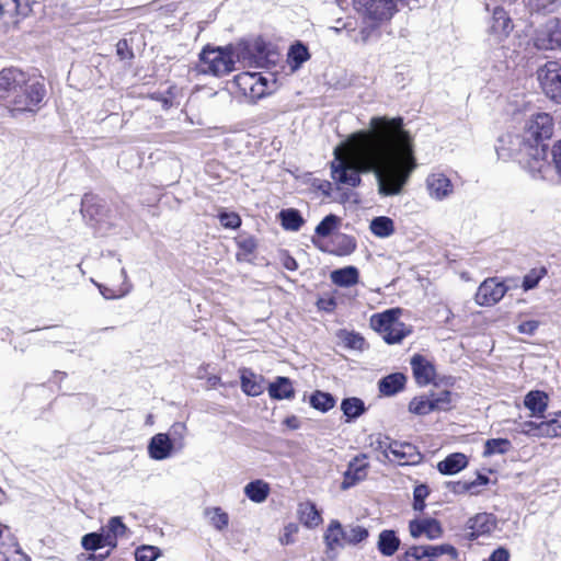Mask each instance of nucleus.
I'll return each instance as SVG.
<instances>
[{
    "mask_svg": "<svg viewBox=\"0 0 561 561\" xmlns=\"http://www.w3.org/2000/svg\"><path fill=\"white\" fill-rule=\"evenodd\" d=\"M369 127L335 147L332 180L339 186L357 187L362 173H374L380 195H398L416 165L411 137L401 117L374 116Z\"/></svg>",
    "mask_w": 561,
    "mask_h": 561,
    "instance_id": "nucleus-1",
    "label": "nucleus"
},
{
    "mask_svg": "<svg viewBox=\"0 0 561 561\" xmlns=\"http://www.w3.org/2000/svg\"><path fill=\"white\" fill-rule=\"evenodd\" d=\"M553 119L548 113L531 115L525 123L524 140L525 154L519 164L529 172L533 178H546L551 170L548 161V145L545 142L553 134Z\"/></svg>",
    "mask_w": 561,
    "mask_h": 561,
    "instance_id": "nucleus-2",
    "label": "nucleus"
},
{
    "mask_svg": "<svg viewBox=\"0 0 561 561\" xmlns=\"http://www.w3.org/2000/svg\"><path fill=\"white\" fill-rule=\"evenodd\" d=\"M263 59L262 43H240L228 49H204L199 57L198 67L203 73L220 77L231 72L234 69L236 61L249 66H261Z\"/></svg>",
    "mask_w": 561,
    "mask_h": 561,
    "instance_id": "nucleus-3",
    "label": "nucleus"
},
{
    "mask_svg": "<svg viewBox=\"0 0 561 561\" xmlns=\"http://www.w3.org/2000/svg\"><path fill=\"white\" fill-rule=\"evenodd\" d=\"M355 11L367 22L379 26L398 11L394 0H353Z\"/></svg>",
    "mask_w": 561,
    "mask_h": 561,
    "instance_id": "nucleus-4",
    "label": "nucleus"
},
{
    "mask_svg": "<svg viewBox=\"0 0 561 561\" xmlns=\"http://www.w3.org/2000/svg\"><path fill=\"white\" fill-rule=\"evenodd\" d=\"M46 90L43 83L38 81H30L26 77L20 91L11 101L8 108L14 112H36L45 98Z\"/></svg>",
    "mask_w": 561,
    "mask_h": 561,
    "instance_id": "nucleus-5",
    "label": "nucleus"
},
{
    "mask_svg": "<svg viewBox=\"0 0 561 561\" xmlns=\"http://www.w3.org/2000/svg\"><path fill=\"white\" fill-rule=\"evenodd\" d=\"M233 84L251 102H255L272 92L274 82L257 72H242L234 77Z\"/></svg>",
    "mask_w": 561,
    "mask_h": 561,
    "instance_id": "nucleus-6",
    "label": "nucleus"
},
{
    "mask_svg": "<svg viewBox=\"0 0 561 561\" xmlns=\"http://www.w3.org/2000/svg\"><path fill=\"white\" fill-rule=\"evenodd\" d=\"M537 78L543 93L557 103H561V67L549 61L538 69Z\"/></svg>",
    "mask_w": 561,
    "mask_h": 561,
    "instance_id": "nucleus-7",
    "label": "nucleus"
},
{
    "mask_svg": "<svg viewBox=\"0 0 561 561\" xmlns=\"http://www.w3.org/2000/svg\"><path fill=\"white\" fill-rule=\"evenodd\" d=\"M26 80V73L16 68H5L0 71V100L8 107L22 84Z\"/></svg>",
    "mask_w": 561,
    "mask_h": 561,
    "instance_id": "nucleus-8",
    "label": "nucleus"
},
{
    "mask_svg": "<svg viewBox=\"0 0 561 561\" xmlns=\"http://www.w3.org/2000/svg\"><path fill=\"white\" fill-rule=\"evenodd\" d=\"M428 196L437 202L449 198L454 194L451 180L443 172H432L425 180Z\"/></svg>",
    "mask_w": 561,
    "mask_h": 561,
    "instance_id": "nucleus-9",
    "label": "nucleus"
},
{
    "mask_svg": "<svg viewBox=\"0 0 561 561\" xmlns=\"http://www.w3.org/2000/svg\"><path fill=\"white\" fill-rule=\"evenodd\" d=\"M535 45L538 49H560L561 50V20H549L535 38Z\"/></svg>",
    "mask_w": 561,
    "mask_h": 561,
    "instance_id": "nucleus-10",
    "label": "nucleus"
},
{
    "mask_svg": "<svg viewBox=\"0 0 561 561\" xmlns=\"http://www.w3.org/2000/svg\"><path fill=\"white\" fill-rule=\"evenodd\" d=\"M507 286L495 278H488L479 286L476 302L480 306H493L506 294Z\"/></svg>",
    "mask_w": 561,
    "mask_h": 561,
    "instance_id": "nucleus-11",
    "label": "nucleus"
},
{
    "mask_svg": "<svg viewBox=\"0 0 561 561\" xmlns=\"http://www.w3.org/2000/svg\"><path fill=\"white\" fill-rule=\"evenodd\" d=\"M101 530L105 536V543L108 545L110 549H114L117 545V538L126 534L127 527L121 517L115 516L110 518L107 525L102 527ZM110 552L111 550H107L104 554H90L88 561H102L110 556Z\"/></svg>",
    "mask_w": 561,
    "mask_h": 561,
    "instance_id": "nucleus-12",
    "label": "nucleus"
},
{
    "mask_svg": "<svg viewBox=\"0 0 561 561\" xmlns=\"http://www.w3.org/2000/svg\"><path fill=\"white\" fill-rule=\"evenodd\" d=\"M497 157L502 160L517 158L519 161L525 154L524 140L519 135L505 134L497 139L495 147Z\"/></svg>",
    "mask_w": 561,
    "mask_h": 561,
    "instance_id": "nucleus-13",
    "label": "nucleus"
},
{
    "mask_svg": "<svg viewBox=\"0 0 561 561\" xmlns=\"http://www.w3.org/2000/svg\"><path fill=\"white\" fill-rule=\"evenodd\" d=\"M512 30L513 23L507 12L501 7L494 8L488 30L489 33L500 41L506 37Z\"/></svg>",
    "mask_w": 561,
    "mask_h": 561,
    "instance_id": "nucleus-14",
    "label": "nucleus"
},
{
    "mask_svg": "<svg viewBox=\"0 0 561 561\" xmlns=\"http://www.w3.org/2000/svg\"><path fill=\"white\" fill-rule=\"evenodd\" d=\"M409 530L413 538L425 536L436 539L442 535L440 524L434 518L413 519L409 524Z\"/></svg>",
    "mask_w": 561,
    "mask_h": 561,
    "instance_id": "nucleus-15",
    "label": "nucleus"
},
{
    "mask_svg": "<svg viewBox=\"0 0 561 561\" xmlns=\"http://www.w3.org/2000/svg\"><path fill=\"white\" fill-rule=\"evenodd\" d=\"M365 460L366 455H362L355 457L348 463V468L344 473V480L342 482L343 489H348L366 478L368 463Z\"/></svg>",
    "mask_w": 561,
    "mask_h": 561,
    "instance_id": "nucleus-16",
    "label": "nucleus"
},
{
    "mask_svg": "<svg viewBox=\"0 0 561 561\" xmlns=\"http://www.w3.org/2000/svg\"><path fill=\"white\" fill-rule=\"evenodd\" d=\"M411 367L417 385L426 386L434 380L435 367L422 355H414L411 358Z\"/></svg>",
    "mask_w": 561,
    "mask_h": 561,
    "instance_id": "nucleus-17",
    "label": "nucleus"
},
{
    "mask_svg": "<svg viewBox=\"0 0 561 561\" xmlns=\"http://www.w3.org/2000/svg\"><path fill=\"white\" fill-rule=\"evenodd\" d=\"M173 444L168 434L159 433L151 437L148 445L149 456L154 460H163L172 455Z\"/></svg>",
    "mask_w": 561,
    "mask_h": 561,
    "instance_id": "nucleus-18",
    "label": "nucleus"
},
{
    "mask_svg": "<svg viewBox=\"0 0 561 561\" xmlns=\"http://www.w3.org/2000/svg\"><path fill=\"white\" fill-rule=\"evenodd\" d=\"M390 455L393 456L390 461H397L399 465L415 463L421 459L420 453L409 443L393 442Z\"/></svg>",
    "mask_w": 561,
    "mask_h": 561,
    "instance_id": "nucleus-19",
    "label": "nucleus"
},
{
    "mask_svg": "<svg viewBox=\"0 0 561 561\" xmlns=\"http://www.w3.org/2000/svg\"><path fill=\"white\" fill-rule=\"evenodd\" d=\"M495 527V522L491 514L480 513L468 522L470 540L477 539L479 536L491 533Z\"/></svg>",
    "mask_w": 561,
    "mask_h": 561,
    "instance_id": "nucleus-20",
    "label": "nucleus"
},
{
    "mask_svg": "<svg viewBox=\"0 0 561 561\" xmlns=\"http://www.w3.org/2000/svg\"><path fill=\"white\" fill-rule=\"evenodd\" d=\"M240 379L241 389L245 394L256 397L263 392V377L256 375L250 368H242L240 370Z\"/></svg>",
    "mask_w": 561,
    "mask_h": 561,
    "instance_id": "nucleus-21",
    "label": "nucleus"
},
{
    "mask_svg": "<svg viewBox=\"0 0 561 561\" xmlns=\"http://www.w3.org/2000/svg\"><path fill=\"white\" fill-rule=\"evenodd\" d=\"M548 396L542 391H530L526 394L524 404L530 410L531 416L542 417L548 408Z\"/></svg>",
    "mask_w": 561,
    "mask_h": 561,
    "instance_id": "nucleus-22",
    "label": "nucleus"
},
{
    "mask_svg": "<svg viewBox=\"0 0 561 561\" xmlns=\"http://www.w3.org/2000/svg\"><path fill=\"white\" fill-rule=\"evenodd\" d=\"M332 283L340 287H351L359 282V273L355 266H345L331 272Z\"/></svg>",
    "mask_w": 561,
    "mask_h": 561,
    "instance_id": "nucleus-23",
    "label": "nucleus"
},
{
    "mask_svg": "<svg viewBox=\"0 0 561 561\" xmlns=\"http://www.w3.org/2000/svg\"><path fill=\"white\" fill-rule=\"evenodd\" d=\"M468 465L467 457L463 454L455 453L439 461L437 469L443 474H456Z\"/></svg>",
    "mask_w": 561,
    "mask_h": 561,
    "instance_id": "nucleus-24",
    "label": "nucleus"
},
{
    "mask_svg": "<svg viewBox=\"0 0 561 561\" xmlns=\"http://www.w3.org/2000/svg\"><path fill=\"white\" fill-rule=\"evenodd\" d=\"M324 540L330 550L343 548L346 545L345 530L339 520H332L325 531Z\"/></svg>",
    "mask_w": 561,
    "mask_h": 561,
    "instance_id": "nucleus-25",
    "label": "nucleus"
},
{
    "mask_svg": "<svg viewBox=\"0 0 561 561\" xmlns=\"http://www.w3.org/2000/svg\"><path fill=\"white\" fill-rule=\"evenodd\" d=\"M399 313H400V311L398 309H390L382 313L374 314L370 318V325L375 331L379 332L383 337L385 334L392 327V323H394V321L397 320Z\"/></svg>",
    "mask_w": 561,
    "mask_h": 561,
    "instance_id": "nucleus-26",
    "label": "nucleus"
},
{
    "mask_svg": "<svg viewBox=\"0 0 561 561\" xmlns=\"http://www.w3.org/2000/svg\"><path fill=\"white\" fill-rule=\"evenodd\" d=\"M400 547V539L396 533L390 529H385L379 534L377 548L385 557L393 556Z\"/></svg>",
    "mask_w": 561,
    "mask_h": 561,
    "instance_id": "nucleus-27",
    "label": "nucleus"
},
{
    "mask_svg": "<svg viewBox=\"0 0 561 561\" xmlns=\"http://www.w3.org/2000/svg\"><path fill=\"white\" fill-rule=\"evenodd\" d=\"M407 377L401 373L390 374L379 381V391L385 396H393L404 388Z\"/></svg>",
    "mask_w": 561,
    "mask_h": 561,
    "instance_id": "nucleus-28",
    "label": "nucleus"
},
{
    "mask_svg": "<svg viewBox=\"0 0 561 561\" xmlns=\"http://www.w3.org/2000/svg\"><path fill=\"white\" fill-rule=\"evenodd\" d=\"M268 394L277 400L290 399L295 396V390L289 378L277 377L274 382L270 383Z\"/></svg>",
    "mask_w": 561,
    "mask_h": 561,
    "instance_id": "nucleus-29",
    "label": "nucleus"
},
{
    "mask_svg": "<svg viewBox=\"0 0 561 561\" xmlns=\"http://www.w3.org/2000/svg\"><path fill=\"white\" fill-rule=\"evenodd\" d=\"M36 0H0V14L27 15Z\"/></svg>",
    "mask_w": 561,
    "mask_h": 561,
    "instance_id": "nucleus-30",
    "label": "nucleus"
},
{
    "mask_svg": "<svg viewBox=\"0 0 561 561\" xmlns=\"http://www.w3.org/2000/svg\"><path fill=\"white\" fill-rule=\"evenodd\" d=\"M394 440H391L388 436L382 434H375L369 436V446L374 451H378L380 456L377 459L380 462L391 460L390 450Z\"/></svg>",
    "mask_w": 561,
    "mask_h": 561,
    "instance_id": "nucleus-31",
    "label": "nucleus"
},
{
    "mask_svg": "<svg viewBox=\"0 0 561 561\" xmlns=\"http://www.w3.org/2000/svg\"><path fill=\"white\" fill-rule=\"evenodd\" d=\"M244 494L254 503H263L270 494V485L263 480H254L244 486Z\"/></svg>",
    "mask_w": 561,
    "mask_h": 561,
    "instance_id": "nucleus-32",
    "label": "nucleus"
},
{
    "mask_svg": "<svg viewBox=\"0 0 561 561\" xmlns=\"http://www.w3.org/2000/svg\"><path fill=\"white\" fill-rule=\"evenodd\" d=\"M341 410L346 417V421H353L365 413L366 408L364 401L359 398H346L341 403Z\"/></svg>",
    "mask_w": 561,
    "mask_h": 561,
    "instance_id": "nucleus-33",
    "label": "nucleus"
},
{
    "mask_svg": "<svg viewBox=\"0 0 561 561\" xmlns=\"http://www.w3.org/2000/svg\"><path fill=\"white\" fill-rule=\"evenodd\" d=\"M370 231L378 238H388L394 232L393 220L386 216L376 217L370 221Z\"/></svg>",
    "mask_w": 561,
    "mask_h": 561,
    "instance_id": "nucleus-34",
    "label": "nucleus"
},
{
    "mask_svg": "<svg viewBox=\"0 0 561 561\" xmlns=\"http://www.w3.org/2000/svg\"><path fill=\"white\" fill-rule=\"evenodd\" d=\"M513 448L512 443L506 438H491L484 443V457L493 455H505Z\"/></svg>",
    "mask_w": 561,
    "mask_h": 561,
    "instance_id": "nucleus-35",
    "label": "nucleus"
},
{
    "mask_svg": "<svg viewBox=\"0 0 561 561\" xmlns=\"http://www.w3.org/2000/svg\"><path fill=\"white\" fill-rule=\"evenodd\" d=\"M279 218L283 228L290 231H298L305 222L300 213L294 208L283 209L279 213Z\"/></svg>",
    "mask_w": 561,
    "mask_h": 561,
    "instance_id": "nucleus-36",
    "label": "nucleus"
},
{
    "mask_svg": "<svg viewBox=\"0 0 561 561\" xmlns=\"http://www.w3.org/2000/svg\"><path fill=\"white\" fill-rule=\"evenodd\" d=\"M300 520L309 528L316 527L321 522V515L313 503L307 502L299 506Z\"/></svg>",
    "mask_w": 561,
    "mask_h": 561,
    "instance_id": "nucleus-37",
    "label": "nucleus"
},
{
    "mask_svg": "<svg viewBox=\"0 0 561 561\" xmlns=\"http://www.w3.org/2000/svg\"><path fill=\"white\" fill-rule=\"evenodd\" d=\"M121 277L123 278V283L121 286H118L116 289H108L106 287H103L102 285H98L100 288L101 294L106 299H115L126 296L130 289L131 285L128 283V276L127 272L124 267L119 270Z\"/></svg>",
    "mask_w": 561,
    "mask_h": 561,
    "instance_id": "nucleus-38",
    "label": "nucleus"
},
{
    "mask_svg": "<svg viewBox=\"0 0 561 561\" xmlns=\"http://www.w3.org/2000/svg\"><path fill=\"white\" fill-rule=\"evenodd\" d=\"M204 514L209 519L210 525L219 531H222L229 525V516L220 507H207Z\"/></svg>",
    "mask_w": 561,
    "mask_h": 561,
    "instance_id": "nucleus-39",
    "label": "nucleus"
},
{
    "mask_svg": "<svg viewBox=\"0 0 561 561\" xmlns=\"http://www.w3.org/2000/svg\"><path fill=\"white\" fill-rule=\"evenodd\" d=\"M542 437L553 438L561 436V412L554 413L552 417L541 421Z\"/></svg>",
    "mask_w": 561,
    "mask_h": 561,
    "instance_id": "nucleus-40",
    "label": "nucleus"
},
{
    "mask_svg": "<svg viewBox=\"0 0 561 561\" xmlns=\"http://www.w3.org/2000/svg\"><path fill=\"white\" fill-rule=\"evenodd\" d=\"M411 333L410 328H408L403 322H401L398 318L392 323L390 330L385 334L383 340L388 344L400 343L407 335Z\"/></svg>",
    "mask_w": 561,
    "mask_h": 561,
    "instance_id": "nucleus-41",
    "label": "nucleus"
},
{
    "mask_svg": "<svg viewBox=\"0 0 561 561\" xmlns=\"http://www.w3.org/2000/svg\"><path fill=\"white\" fill-rule=\"evenodd\" d=\"M310 404L313 409L319 410L321 412H327L331 410L335 405V399L332 394L328 392H322L317 390L310 397Z\"/></svg>",
    "mask_w": 561,
    "mask_h": 561,
    "instance_id": "nucleus-42",
    "label": "nucleus"
},
{
    "mask_svg": "<svg viewBox=\"0 0 561 561\" xmlns=\"http://www.w3.org/2000/svg\"><path fill=\"white\" fill-rule=\"evenodd\" d=\"M409 411L416 415H426L435 411L431 396H421L413 398L409 403Z\"/></svg>",
    "mask_w": 561,
    "mask_h": 561,
    "instance_id": "nucleus-43",
    "label": "nucleus"
},
{
    "mask_svg": "<svg viewBox=\"0 0 561 561\" xmlns=\"http://www.w3.org/2000/svg\"><path fill=\"white\" fill-rule=\"evenodd\" d=\"M346 545H356L368 537V530L359 525H347L344 527Z\"/></svg>",
    "mask_w": 561,
    "mask_h": 561,
    "instance_id": "nucleus-44",
    "label": "nucleus"
},
{
    "mask_svg": "<svg viewBox=\"0 0 561 561\" xmlns=\"http://www.w3.org/2000/svg\"><path fill=\"white\" fill-rule=\"evenodd\" d=\"M104 539L105 536L102 530L100 533H90L82 537L81 545L85 550L95 551L98 549L108 547Z\"/></svg>",
    "mask_w": 561,
    "mask_h": 561,
    "instance_id": "nucleus-45",
    "label": "nucleus"
},
{
    "mask_svg": "<svg viewBox=\"0 0 561 561\" xmlns=\"http://www.w3.org/2000/svg\"><path fill=\"white\" fill-rule=\"evenodd\" d=\"M340 224V218L333 214L325 216L316 227V233L322 238L329 237Z\"/></svg>",
    "mask_w": 561,
    "mask_h": 561,
    "instance_id": "nucleus-46",
    "label": "nucleus"
},
{
    "mask_svg": "<svg viewBox=\"0 0 561 561\" xmlns=\"http://www.w3.org/2000/svg\"><path fill=\"white\" fill-rule=\"evenodd\" d=\"M430 396L435 411H447L451 408L453 394L450 391L432 392Z\"/></svg>",
    "mask_w": 561,
    "mask_h": 561,
    "instance_id": "nucleus-47",
    "label": "nucleus"
},
{
    "mask_svg": "<svg viewBox=\"0 0 561 561\" xmlns=\"http://www.w3.org/2000/svg\"><path fill=\"white\" fill-rule=\"evenodd\" d=\"M101 206L98 204V197L93 194H85L81 201V213L83 216H90L94 218V216L99 215V208Z\"/></svg>",
    "mask_w": 561,
    "mask_h": 561,
    "instance_id": "nucleus-48",
    "label": "nucleus"
},
{
    "mask_svg": "<svg viewBox=\"0 0 561 561\" xmlns=\"http://www.w3.org/2000/svg\"><path fill=\"white\" fill-rule=\"evenodd\" d=\"M288 57L295 64L294 68H298L309 58V53L306 46L297 43L290 47Z\"/></svg>",
    "mask_w": 561,
    "mask_h": 561,
    "instance_id": "nucleus-49",
    "label": "nucleus"
},
{
    "mask_svg": "<svg viewBox=\"0 0 561 561\" xmlns=\"http://www.w3.org/2000/svg\"><path fill=\"white\" fill-rule=\"evenodd\" d=\"M547 274L546 267L533 268L528 274L524 276L523 279V288L524 290H529L535 288L540 279L545 277Z\"/></svg>",
    "mask_w": 561,
    "mask_h": 561,
    "instance_id": "nucleus-50",
    "label": "nucleus"
},
{
    "mask_svg": "<svg viewBox=\"0 0 561 561\" xmlns=\"http://www.w3.org/2000/svg\"><path fill=\"white\" fill-rule=\"evenodd\" d=\"M541 421L535 422V421H526L518 425V428L516 430L518 433H522L524 435L530 436V437H537L541 438Z\"/></svg>",
    "mask_w": 561,
    "mask_h": 561,
    "instance_id": "nucleus-51",
    "label": "nucleus"
},
{
    "mask_svg": "<svg viewBox=\"0 0 561 561\" xmlns=\"http://www.w3.org/2000/svg\"><path fill=\"white\" fill-rule=\"evenodd\" d=\"M430 491L425 484L415 486L413 492V508L415 511H423L425 507V499L428 496Z\"/></svg>",
    "mask_w": 561,
    "mask_h": 561,
    "instance_id": "nucleus-52",
    "label": "nucleus"
},
{
    "mask_svg": "<svg viewBox=\"0 0 561 561\" xmlns=\"http://www.w3.org/2000/svg\"><path fill=\"white\" fill-rule=\"evenodd\" d=\"M330 30L334 31L336 34L345 31L347 36H350L351 33L356 31V21L353 18L337 19Z\"/></svg>",
    "mask_w": 561,
    "mask_h": 561,
    "instance_id": "nucleus-53",
    "label": "nucleus"
},
{
    "mask_svg": "<svg viewBox=\"0 0 561 561\" xmlns=\"http://www.w3.org/2000/svg\"><path fill=\"white\" fill-rule=\"evenodd\" d=\"M159 556V550L152 546H142L136 549V561H154Z\"/></svg>",
    "mask_w": 561,
    "mask_h": 561,
    "instance_id": "nucleus-54",
    "label": "nucleus"
},
{
    "mask_svg": "<svg viewBox=\"0 0 561 561\" xmlns=\"http://www.w3.org/2000/svg\"><path fill=\"white\" fill-rule=\"evenodd\" d=\"M376 26L373 25V23H369L368 25L362 27L358 33H351L350 38L357 44L365 45L368 43L369 38L371 37V34L374 32V28Z\"/></svg>",
    "mask_w": 561,
    "mask_h": 561,
    "instance_id": "nucleus-55",
    "label": "nucleus"
},
{
    "mask_svg": "<svg viewBox=\"0 0 561 561\" xmlns=\"http://www.w3.org/2000/svg\"><path fill=\"white\" fill-rule=\"evenodd\" d=\"M430 558L428 546H413L405 552V561H417Z\"/></svg>",
    "mask_w": 561,
    "mask_h": 561,
    "instance_id": "nucleus-56",
    "label": "nucleus"
},
{
    "mask_svg": "<svg viewBox=\"0 0 561 561\" xmlns=\"http://www.w3.org/2000/svg\"><path fill=\"white\" fill-rule=\"evenodd\" d=\"M430 558H436L442 554H449L453 560L457 559V550L450 545L428 546Z\"/></svg>",
    "mask_w": 561,
    "mask_h": 561,
    "instance_id": "nucleus-57",
    "label": "nucleus"
},
{
    "mask_svg": "<svg viewBox=\"0 0 561 561\" xmlns=\"http://www.w3.org/2000/svg\"><path fill=\"white\" fill-rule=\"evenodd\" d=\"M238 244L240 252H238L237 257L239 261L244 259L247 255L252 254L256 249V242L253 238L241 239Z\"/></svg>",
    "mask_w": 561,
    "mask_h": 561,
    "instance_id": "nucleus-58",
    "label": "nucleus"
},
{
    "mask_svg": "<svg viewBox=\"0 0 561 561\" xmlns=\"http://www.w3.org/2000/svg\"><path fill=\"white\" fill-rule=\"evenodd\" d=\"M448 485L450 490L456 494H462L466 492L474 493L477 488V481H457L450 482Z\"/></svg>",
    "mask_w": 561,
    "mask_h": 561,
    "instance_id": "nucleus-59",
    "label": "nucleus"
},
{
    "mask_svg": "<svg viewBox=\"0 0 561 561\" xmlns=\"http://www.w3.org/2000/svg\"><path fill=\"white\" fill-rule=\"evenodd\" d=\"M219 220L225 228L236 229L241 225V219L236 213H222Z\"/></svg>",
    "mask_w": 561,
    "mask_h": 561,
    "instance_id": "nucleus-60",
    "label": "nucleus"
},
{
    "mask_svg": "<svg viewBox=\"0 0 561 561\" xmlns=\"http://www.w3.org/2000/svg\"><path fill=\"white\" fill-rule=\"evenodd\" d=\"M553 167L550 164L551 170L548 172L545 179L549 178V174L556 170L561 175V140L558 141L552 148Z\"/></svg>",
    "mask_w": 561,
    "mask_h": 561,
    "instance_id": "nucleus-61",
    "label": "nucleus"
},
{
    "mask_svg": "<svg viewBox=\"0 0 561 561\" xmlns=\"http://www.w3.org/2000/svg\"><path fill=\"white\" fill-rule=\"evenodd\" d=\"M538 325H539L538 321H535V320L525 321L518 325V332L523 333V334L531 335L536 332V330L538 329Z\"/></svg>",
    "mask_w": 561,
    "mask_h": 561,
    "instance_id": "nucleus-62",
    "label": "nucleus"
},
{
    "mask_svg": "<svg viewBox=\"0 0 561 561\" xmlns=\"http://www.w3.org/2000/svg\"><path fill=\"white\" fill-rule=\"evenodd\" d=\"M489 561H510V552L507 549L500 547L492 552Z\"/></svg>",
    "mask_w": 561,
    "mask_h": 561,
    "instance_id": "nucleus-63",
    "label": "nucleus"
},
{
    "mask_svg": "<svg viewBox=\"0 0 561 561\" xmlns=\"http://www.w3.org/2000/svg\"><path fill=\"white\" fill-rule=\"evenodd\" d=\"M346 343L351 348L362 350L365 344V340L358 334H350L346 337Z\"/></svg>",
    "mask_w": 561,
    "mask_h": 561,
    "instance_id": "nucleus-64",
    "label": "nucleus"
}]
</instances>
